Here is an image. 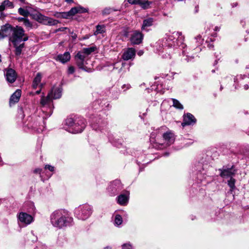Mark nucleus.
<instances>
[{
  "label": "nucleus",
  "instance_id": "45",
  "mask_svg": "<svg viewBox=\"0 0 249 249\" xmlns=\"http://www.w3.org/2000/svg\"><path fill=\"white\" fill-rule=\"evenodd\" d=\"M124 87H126L127 89H129L130 88V86L129 85H124L123 87V88H124Z\"/></svg>",
  "mask_w": 249,
  "mask_h": 249
},
{
  "label": "nucleus",
  "instance_id": "46",
  "mask_svg": "<svg viewBox=\"0 0 249 249\" xmlns=\"http://www.w3.org/2000/svg\"><path fill=\"white\" fill-rule=\"evenodd\" d=\"M143 52L142 51H140L138 53V54L140 56L142 55L143 54Z\"/></svg>",
  "mask_w": 249,
  "mask_h": 249
},
{
  "label": "nucleus",
  "instance_id": "21",
  "mask_svg": "<svg viewBox=\"0 0 249 249\" xmlns=\"http://www.w3.org/2000/svg\"><path fill=\"white\" fill-rule=\"evenodd\" d=\"M51 94H48L47 97H45L44 96L41 97L40 104L42 106H45L52 101V97H51Z\"/></svg>",
  "mask_w": 249,
  "mask_h": 249
},
{
  "label": "nucleus",
  "instance_id": "17",
  "mask_svg": "<svg viewBox=\"0 0 249 249\" xmlns=\"http://www.w3.org/2000/svg\"><path fill=\"white\" fill-rule=\"evenodd\" d=\"M71 58V55L69 52H65L64 54H58L55 58L56 61H58L62 63H65L69 61Z\"/></svg>",
  "mask_w": 249,
  "mask_h": 249
},
{
  "label": "nucleus",
  "instance_id": "1",
  "mask_svg": "<svg viewBox=\"0 0 249 249\" xmlns=\"http://www.w3.org/2000/svg\"><path fill=\"white\" fill-rule=\"evenodd\" d=\"M12 34L10 40L16 48L15 54L19 55L24 48V42L28 39V36L25 34L24 31L21 27H13L9 24L1 26L0 30V39L8 36Z\"/></svg>",
  "mask_w": 249,
  "mask_h": 249
},
{
  "label": "nucleus",
  "instance_id": "2",
  "mask_svg": "<svg viewBox=\"0 0 249 249\" xmlns=\"http://www.w3.org/2000/svg\"><path fill=\"white\" fill-rule=\"evenodd\" d=\"M50 221L53 227L61 229L70 226L73 222V218L68 211L60 209L54 211L51 214Z\"/></svg>",
  "mask_w": 249,
  "mask_h": 249
},
{
  "label": "nucleus",
  "instance_id": "3",
  "mask_svg": "<svg viewBox=\"0 0 249 249\" xmlns=\"http://www.w3.org/2000/svg\"><path fill=\"white\" fill-rule=\"evenodd\" d=\"M92 213V208L89 205H81L75 210V214L77 217L84 220L88 218Z\"/></svg>",
  "mask_w": 249,
  "mask_h": 249
},
{
  "label": "nucleus",
  "instance_id": "48",
  "mask_svg": "<svg viewBox=\"0 0 249 249\" xmlns=\"http://www.w3.org/2000/svg\"><path fill=\"white\" fill-rule=\"evenodd\" d=\"M66 2L68 3L72 2L73 0H65Z\"/></svg>",
  "mask_w": 249,
  "mask_h": 249
},
{
  "label": "nucleus",
  "instance_id": "8",
  "mask_svg": "<svg viewBox=\"0 0 249 249\" xmlns=\"http://www.w3.org/2000/svg\"><path fill=\"white\" fill-rule=\"evenodd\" d=\"M163 139L164 143H161V145H164V146H169L173 143L175 141V135L171 131H167L163 134Z\"/></svg>",
  "mask_w": 249,
  "mask_h": 249
},
{
  "label": "nucleus",
  "instance_id": "11",
  "mask_svg": "<svg viewBox=\"0 0 249 249\" xmlns=\"http://www.w3.org/2000/svg\"><path fill=\"white\" fill-rule=\"evenodd\" d=\"M18 218L20 222L27 225L30 224L33 220V218L31 215L23 212L19 213Z\"/></svg>",
  "mask_w": 249,
  "mask_h": 249
},
{
  "label": "nucleus",
  "instance_id": "57",
  "mask_svg": "<svg viewBox=\"0 0 249 249\" xmlns=\"http://www.w3.org/2000/svg\"><path fill=\"white\" fill-rule=\"evenodd\" d=\"M212 72H214V70L212 71Z\"/></svg>",
  "mask_w": 249,
  "mask_h": 249
},
{
  "label": "nucleus",
  "instance_id": "43",
  "mask_svg": "<svg viewBox=\"0 0 249 249\" xmlns=\"http://www.w3.org/2000/svg\"><path fill=\"white\" fill-rule=\"evenodd\" d=\"M196 39L197 40V41H199L201 39V36L200 35H198L196 37Z\"/></svg>",
  "mask_w": 249,
  "mask_h": 249
},
{
  "label": "nucleus",
  "instance_id": "50",
  "mask_svg": "<svg viewBox=\"0 0 249 249\" xmlns=\"http://www.w3.org/2000/svg\"><path fill=\"white\" fill-rule=\"evenodd\" d=\"M40 91H41V90H37L36 92V94H39L40 93Z\"/></svg>",
  "mask_w": 249,
  "mask_h": 249
},
{
  "label": "nucleus",
  "instance_id": "41",
  "mask_svg": "<svg viewBox=\"0 0 249 249\" xmlns=\"http://www.w3.org/2000/svg\"><path fill=\"white\" fill-rule=\"evenodd\" d=\"M5 8V6L3 5V3L2 2L1 4L0 5V11H3Z\"/></svg>",
  "mask_w": 249,
  "mask_h": 249
},
{
  "label": "nucleus",
  "instance_id": "52",
  "mask_svg": "<svg viewBox=\"0 0 249 249\" xmlns=\"http://www.w3.org/2000/svg\"><path fill=\"white\" fill-rule=\"evenodd\" d=\"M196 12H197V7H196Z\"/></svg>",
  "mask_w": 249,
  "mask_h": 249
},
{
  "label": "nucleus",
  "instance_id": "44",
  "mask_svg": "<svg viewBox=\"0 0 249 249\" xmlns=\"http://www.w3.org/2000/svg\"><path fill=\"white\" fill-rule=\"evenodd\" d=\"M26 18H18V20L19 21H22L23 22V21H24V20Z\"/></svg>",
  "mask_w": 249,
  "mask_h": 249
},
{
  "label": "nucleus",
  "instance_id": "51",
  "mask_svg": "<svg viewBox=\"0 0 249 249\" xmlns=\"http://www.w3.org/2000/svg\"><path fill=\"white\" fill-rule=\"evenodd\" d=\"M104 249H111V248L110 247H107Z\"/></svg>",
  "mask_w": 249,
  "mask_h": 249
},
{
  "label": "nucleus",
  "instance_id": "33",
  "mask_svg": "<svg viewBox=\"0 0 249 249\" xmlns=\"http://www.w3.org/2000/svg\"><path fill=\"white\" fill-rule=\"evenodd\" d=\"M113 11L112 9L110 8H106L102 12L103 15H108Z\"/></svg>",
  "mask_w": 249,
  "mask_h": 249
},
{
  "label": "nucleus",
  "instance_id": "35",
  "mask_svg": "<svg viewBox=\"0 0 249 249\" xmlns=\"http://www.w3.org/2000/svg\"><path fill=\"white\" fill-rule=\"evenodd\" d=\"M122 249H133L129 244H124L122 246Z\"/></svg>",
  "mask_w": 249,
  "mask_h": 249
},
{
  "label": "nucleus",
  "instance_id": "29",
  "mask_svg": "<svg viewBox=\"0 0 249 249\" xmlns=\"http://www.w3.org/2000/svg\"><path fill=\"white\" fill-rule=\"evenodd\" d=\"M18 12L20 15L24 17L28 16L29 14V12L27 10L22 8H19L18 10Z\"/></svg>",
  "mask_w": 249,
  "mask_h": 249
},
{
  "label": "nucleus",
  "instance_id": "49",
  "mask_svg": "<svg viewBox=\"0 0 249 249\" xmlns=\"http://www.w3.org/2000/svg\"><path fill=\"white\" fill-rule=\"evenodd\" d=\"M244 89L247 90L249 89V86L248 85H245L244 86Z\"/></svg>",
  "mask_w": 249,
  "mask_h": 249
},
{
  "label": "nucleus",
  "instance_id": "19",
  "mask_svg": "<svg viewBox=\"0 0 249 249\" xmlns=\"http://www.w3.org/2000/svg\"><path fill=\"white\" fill-rule=\"evenodd\" d=\"M128 201V196L122 194L117 197V202L121 205H125Z\"/></svg>",
  "mask_w": 249,
  "mask_h": 249
},
{
  "label": "nucleus",
  "instance_id": "5",
  "mask_svg": "<svg viewBox=\"0 0 249 249\" xmlns=\"http://www.w3.org/2000/svg\"><path fill=\"white\" fill-rule=\"evenodd\" d=\"M36 20L40 23L47 25H54L58 23L57 20L39 14L36 15Z\"/></svg>",
  "mask_w": 249,
  "mask_h": 249
},
{
  "label": "nucleus",
  "instance_id": "37",
  "mask_svg": "<svg viewBox=\"0 0 249 249\" xmlns=\"http://www.w3.org/2000/svg\"><path fill=\"white\" fill-rule=\"evenodd\" d=\"M74 72V68L73 66H70L68 69V73L72 74Z\"/></svg>",
  "mask_w": 249,
  "mask_h": 249
},
{
  "label": "nucleus",
  "instance_id": "32",
  "mask_svg": "<svg viewBox=\"0 0 249 249\" xmlns=\"http://www.w3.org/2000/svg\"><path fill=\"white\" fill-rule=\"evenodd\" d=\"M23 25L26 27V28H32V24L29 21V20L27 19H25L24 20V21H23Z\"/></svg>",
  "mask_w": 249,
  "mask_h": 249
},
{
  "label": "nucleus",
  "instance_id": "22",
  "mask_svg": "<svg viewBox=\"0 0 249 249\" xmlns=\"http://www.w3.org/2000/svg\"><path fill=\"white\" fill-rule=\"evenodd\" d=\"M41 80V75L40 73H37L33 81V87L34 89H36L37 88L38 84L40 83Z\"/></svg>",
  "mask_w": 249,
  "mask_h": 249
},
{
  "label": "nucleus",
  "instance_id": "23",
  "mask_svg": "<svg viewBox=\"0 0 249 249\" xmlns=\"http://www.w3.org/2000/svg\"><path fill=\"white\" fill-rule=\"evenodd\" d=\"M95 47H91L89 48H84L83 49L82 52H80L81 53H83V54H85V55L86 56V55H89L91 53L93 52L96 50Z\"/></svg>",
  "mask_w": 249,
  "mask_h": 249
},
{
  "label": "nucleus",
  "instance_id": "30",
  "mask_svg": "<svg viewBox=\"0 0 249 249\" xmlns=\"http://www.w3.org/2000/svg\"><path fill=\"white\" fill-rule=\"evenodd\" d=\"M75 123V122L72 118H68L66 120V124L68 125L71 127V128L72 127Z\"/></svg>",
  "mask_w": 249,
  "mask_h": 249
},
{
  "label": "nucleus",
  "instance_id": "34",
  "mask_svg": "<svg viewBox=\"0 0 249 249\" xmlns=\"http://www.w3.org/2000/svg\"><path fill=\"white\" fill-rule=\"evenodd\" d=\"M180 36H181L180 33L174 32L173 33V36H171V37H169V38L170 40H173V39H172V37H174V38H175L176 37L179 38Z\"/></svg>",
  "mask_w": 249,
  "mask_h": 249
},
{
  "label": "nucleus",
  "instance_id": "38",
  "mask_svg": "<svg viewBox=\"0 0 249 249\" xmlns=\"http://www.w3.org/2000/svg\"><path fill=\"white\" fill-rule=\"evenodd\" d=\"M141 0H128V1L131 4H138Z\"/></svg>",
  "mask_w": 249,
  "mask_h": 249
},
{
  "label": "nucleus",
  "instance_id": "7",
  "mask_svg": "<svg viewBox=\"0 0 249 249\" xmlns=\"http://www.w3.org/2000/svg\"><path fill=\"white\" fill-rule=\"evenodd\" d=\"M136 56V50L133 48H128L124 50L122 58L124 60H133Z\"/></svg>",
  "mask_w": 249,
  "mask_h": 249
},
{
  "label": "nucleus",
  "instance_id": "14",
  "mask_svg": "<svg viewBox=\"0 0 249 249\" xmlns=\"http://www.w3.org/2000/svg\"><path fill=\"white\" fill-rule=\"evenodd\" d=\"M143 36L142 33L138 31H135L130 38L131 43L133 44H139L142 40Z\"/></svg>",
  "mask_w": 249,
  "mask_h": 249
},
{
  "label": "nucleus",
  "instance_id": "42",
  "mask_svg": "<svg viewBox=\"0 0 249 249\" xmlns=\"http://www.w3.org/2000/svg\"><path fill=\"white\" fill-rule=\"evenodd\" d=\"M54 16L57 18H61V13H56L54 14Z\"/></svg>",
  "mask_w": 249,
  "mask_h": 249
},
{
  "label": "nucleus",
  "instance_id": "56",
  "mask_svg": "<svg viewBox=\"0 0 249 249\" xmlns=\"http://www.w3.org/2000/svg\"><path fill=\"white\" fill-rule=\"evenodd\" d=\"M165 155H166V156H167V155H168V154L166 153V154H165Z\"/></svg>",
  "mask_w": 249,
  "mask_h": 249
},
{
  "label": "nucleus",
  "instance_id": "12",
  "mask_svg": "<svg viewBox=\"0 0 249 249\" xmlns=\"http://www.w3.org/2000/svg\"><path fill=\"white\" fill-rule=\"evenodd\" d=\"M196 119L195 117L191 113H188L184 115L183 122L181 125L183 126L185 125H192L195 124Z\"/></svg>",
  "mask_w": 249,
  "mask_h": 249
},
{
  "label": "nucleus",
  "instance_id": "10",
  "mask_svg": "<svg viewBox=\"0 0 249 249\" xmlns=\"http://www.w3.org/2000/svg\"><path fill=\"white\" fill-rule=\"evenodd\" d=\"M122 188V184L119 180H115L113 181L108 187V190L111 194L115 195Z\"/></svg>",
  "mask_w": 249,
  "mask_h": 249
},
{
  "label": "nucleus",
  "instance_id": "39",
  "mask_svg": "<svg viewBox=\"0 0 249 249\" xmlns=\"http://www.w3.org/2000/svg\"><path fill=\"white\" fill-rule=\"evenodd\" d=\"M122 34L123 36H124V37H127L128 36V32L125 29L124 30L122 31Z\"/></svg>",
  "mask_w": 249,
  "mask_h": 249
},
{
  "label": "nucleus",
  "instance_id": "31",
  "mask_svg": "<svg viewBox=\"0 0 249 249\" xmlns=\"http://www.w3.org/2000/svg\"><path fill=\"white\" fill-rule=\"evenodd\" d=\"M3 5L5 6V7H13V3L9 0H5L3 2Z\"/></svg>",
  "mask_w": 249,
  "mask_h": 249
},
{
  "label": "nucleus",
  "instance_id": "40",
  "mask_svg": "<svg viewBox=\"0 0 249 249\" xmlns=\"http://www.w3.org/2000/svg\"><path fill=\"white\" fill-rule=\"evenodd\" d=\"M41 171H42V169H40V168H36V169L34 170V172L35 173H39V174H40V177H41Z\"/></svg>",
  "mask_w": 249,
  "mask_h": 249
},
{
  "label": "nucleus",
  "instance_id": "58",
  "mask_svg": "<svg viewBox=\"0 0 249 249\" xmlns=\"http://www.w3.org/2000/svg\"><path fill=\"white\" fill-rule=\"evenodd\" d=\"M21 1H22L23 0H20Z\"/></svg>",
  "mask_w": 249,
  "mask_h": 249
},
{
  "label": "nucleus",
  "instance_id": "28",
  "mask_svg": "<svg viewBox=\"0 0 249 249\" xmlns=\"http://www.w3.org/2000/svg\"><path fill=\"white\" fill-rule=\"evenodd\" d=\"M235 180L233 178H232V177L231 178L230 180H229L228 181V184L231 188V191H232L235 188Z\"/></svg>",
  "mask_w": 249,
  "mask_h": 249
},
{
  "label": "nucleus",
  "instance_id": "9",
  "mask_svg": "<svg viewBox=\"0 0 249 249\" xmlns=\"http://www.w3.org/2000/svg\"><path fill=\"white\" fill-rule=\"evenodd\" d=\"M4 75L7 81L10 83H13L17 77L16 71L11 68L5 70Z\"/></svg>",
  "mask_w": 249,
  "mask_h": 249
},
{
  "label": "nucleus",
  "instance_id": "25",
  "mask_svg": "<svg viewBox=\"0 0 249 249\" xmlns=\"http://www.w3.org/2000/svg\"><path fill=\"white\" fill-rule=\"evenodd\" d=\"M173 102V106L178 108L180 109H182L183 108V106L179 103V102L175 99H172Z\"/></svg>",
  "mask_w": 249,
  "mask_h": 249
},
{
  "label": "nucleus",
  "instance_id": "13",
  "mask_svg": "<svg viewBox=\"0 0 249 249\" xmlns=\"http://www.w3.org/2000/svg\"><path fill=\"white\" fill-rule=\"evenodd\" d=\"M86 126V124L83 120H79L75 123L72 127V133H77L81 132Z\"/></svg>",
  "mask_w": 249,
  "mask_h": 249
},
{
  "label": "nucleus",
  "instance_id": "53",
  "mask_svg": "<svg viewBox=\"0 0 249 249\" xmlns=\"http://www.w3.org/2000/svg\"><path fill=\"white\" fill-rule=\"evenodd\" d=\"M72 37H73V38H76V36H73Z\"/></svg>",
  "mask_w": 249,
  "mask_h": 249
},
{
  "label": "nucleus",
  "instance_id": "27",
  "mask_svg": "<svg viewBox=\"0 0 249 249\" xmlns=\"http://www.w3.org/2000/svg\"><path fill=\"white\" fill-rule=\"evenodd\" d=\"M115 224L117 226L120 225L123 222V219L120 215L117 214L115 216Z\"/></svg>",
  "mask_w": 249,
  "mask_h": 249
},
{
  "label": "nucleus",
  "instance_id": "18",
  "mask_svg": "<svg viewBox=\"0 0 249 249\" xmlns=\"http://www.w3.org/2000/svg\"><path fill=\"white\" fill-rule=\"evenodd\" d=\"M21 96V90L17 89L11 96L10 99V105L15 104L18 102Z\"/></svg>",
  "mask_w": 249,
  "mask_h": 249
},
{
  "label": "nucleus",
  "instance_id": "20",
  "mask_svg": "<svg viewBox=\"0 0 249 249\" xmlns=\"http://www.w3.org/2000/svg\"><path fill=\"white\" fill-rule=\"evenodd\" d=\"M153 22V18H149L146 19H144L143 21V24L142 27V29L144 30L147 27H150L152 25Z\"/></svg>",
  "mask_w": 249,
  "mask_h": 249
},
{
  "label": "nucleus",
  "instance_id": "47",
  "mask_svg": "<svg viewBox=\"0 0 249 249\" xmlns=\"http://www.w3.org/2000/svg\"><path fill=\"white\" fill-rule=\"evenodd\" d=\"M214 31H219V30H220V28H219V27H217V26H216V27H215V28H214Z\"/></svg>",
  "mask_w": 249,
  "mask_h": 249
},
{
  "label": "nucleus",
  "instance_id": "16",
  "mask_svg": "<svg viewBox=\"0 0 249 249\" xmlns=\"http://www.w3.org/2000/svg\"><path fill=\"white\" fill-rule=\"evenodd\" d=\"M49 94H51V97L54 99H57L61 97L62 95V88L61 87H53L52 91Z\"/></svg>",
  "mask_w": 249,
  "mask_h": 249
},
{
  "label": "nucleus",
  "instance_id": "15",
  "mask_svg": "<svg viewBox=\"0 0 249 249\" xmlns=\"http://www.w3.org/2000/svg\"><path fill=\"white\" fill-rule=\"evenodd\" d=\"M220 176L224 178H231L235 173V171L233 169L232 167L231 168L219 169Z\"/></svg>",
  "mask_w": 249,
  "mask_h": 249
},
{
  "label": "nucleus",
  "instance_id": "24",
  "mask_svg": "<svg viewBox=\"0 0 249 249\" xmlns=\"http://www.w3.org/2000/svg\"><path fill=\"white\" fill-rule=\"evenodd\" d=\"M151 3V2L150 1H148V0H140L138 4L140 5V6L142 8L145 9H147L149 7Z\"/></svg>",
  "mask_w": 249,
  "mask_h": 249
},
{
  "label": "nucleus",
  "instance_id": "26",
  "mask_svg": "<svg viewBox=\"0 0 249 249\" xmlns=\"http://www.w3.org/2000/svg\"><path fill=\"white\" fill-rule=\"evenodd\" d=\"M105 27L104 25H98L96 26V30L94 33V35H97L98 34H101L105 32Z\"/></svg>",
  "mask_w": 249,
  "mask_h": 249
},
{
  "label": "nucleus",
  "instance_id": "36",
  "mask_svg": "<svg viewBox=\"0 0 249 249\" xmlns=\"http://www.w3.org/2000/svg\"><path fill=\"white\" fill-rule=\"evenodd\" d=\"M44 168H45V169H48L49 171H51V172L53 171H54V167H53V166H51V165H48V164L46 165L45 166Z\"/></svg>",
  "mask_w": 249,
  "mask_h": 249
},
{
  "label": "nucleus",
  "instance_id": "54",
  "mask_svg": "<svg viewBox=\"0 0 249 249\" xmlns=\"http://www.w3.org/2000/svg\"><path fill=\"white\" fill-rule=\"evenodd\" d=\"M210 47H213V46L210 45Z\"/></svg>",
  "mask_w": 249,
  "mask_h": 249
},
{
  "label": "nucleus",
  "instance_id": "55",
  "mask_svg": "<svg viewBox=\"0 0 249 249\" xmlns=\"http://www.w3.org/2000/svg\"><path fill=\"white\" fill-rule=\"evenodd\" d=\"M210 47H213V46L210 45Z\"/></svg>",
  "mask_w": 249,
  "mask_h": 249
},
{
  "label": "nucleus",
  "instance_id": "6",
  "mask_svg": "<svg viewBox=\"0 0 249 249\" xmlns=\"http://www.w3.org/2000/svg\"><path fill=\"white\" fill-rule=\"evenodd\" d=\"M76 64L80 69L85 70L87 71H91L86 69L85 65L87 64V61L85 60L86 56L83 53L78 52L75 56Z\"/></svg>",
  "mask_w": 249,
  "mask_h": 249
},
{
  "label": "nucleus",
  "instance_id": "4",
  "mask_svg": "<svg viewBox=\"0 0 249 249\" xmlns=\"http://www.w3.org/2000/svg\"><path fill=\"white\" fill-rule=\"evenodd\" d=\"M88 12V9L78 6L72 8L69 11L67 12H61V18H68L70 17L75 15L77 13H84Z\"/></svg>",
  "mask_w": 249,
  "mask_h": 249
}]
</instances>
